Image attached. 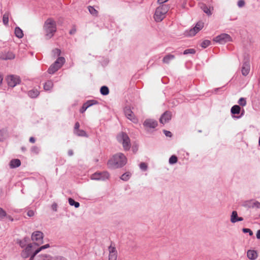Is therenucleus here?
I'll list each match as a JSON object with an SVG mask.
<instances>
[{"label": "nucleus", "mask_w": 260, "mask_h": 260, "mask_svg": "<svg viewBox=\"0 0 260 260\" xmlns=\"http://www.w3.org/2000/svg\"><path fill=\"white\" fill-rule=\"evenodd\" d=\"M256 236L257 239H260V230L257 231Z\"/></svg>", "instance_id": "bf43d9fd"}, {"label": "nucleus", "mask_w": 260, "mask_h": 260, "mask_svg": "<svg viewBox=\"0 0 260 260\" xmlns=\"http://www.w3.org/2000/svg\"><path fill=\"white\" fill-rule=\"evenodd\" d=\"M49 245L48 244H46L45 245H43V246H42L40 247H39L38 249H37V250H36L35 253L34 252L33 254L32 255H30L29 256H30V258L29 259V260H34V258L35 257V256L39 252H40L43 249H46L47 248H48L49 247Z\"/></svg>", "instance_id": "393cba45"}, {"label": "nucleus", "mask_w": 260, "mask_h": 260, "mask_svg": "<svg viewBox=\"0 0 260 260\" xmlns=\"http://www.w3.org/2000/svg\"><path fill=\"white\" fill-rule=\"evenodd\" d=\"M243 220V218L241 217H238V213L236 211H233L231 215L230 221L232 223H234L238 221Z\"/></svg>", "instance_id": "6ab92c4d"}, {"label": "nucleus", "mask_w": 260, "mask_h": 260, "mask_svg": "<svg viewBox=\"0 0 260 260\" xmlns=\"http://www.w3.org/2000/svg\"><path fill=\"white\" fill-rule=\"evenodd\" d=\"M100 92L102 94L104 95H106L109 94V90L108 87L106 86H103L101 88Z\"/></svg>", "instance_id": "72a5a7b5"}, {"label": "nucleus", "mask_w": 260, "mask_h": 260, "mask_svg": "<svg viewBox=\"0 0 260 260\" xmlns=\"http://www.w3.org/2000/svg\"><path fill=\"white\" fill-rule=\"evenodd\" d=\"M210 44V41L209 40H205L201 43V46L205 48L209 46Z\"/></svg>", "instance_id": "a19ab883"}, {"label": "nucleus", "mask_w": 260, "mask_h": 260, "mask_svg": "<svg viewBox=\"0 0 260 260\" xmlns=\"http://www.w3.org/2000/svg\"><path fill=\"white\" fill-rule=\"evenodd\" d=\"M171 113L170 112H165L160 117L159 121L162 124H165L169 121L171 119Z\"/></svg>", "instance_id": "f3484780"}, {"label": "nucleus", "mask_w": 260, "mask_h": 260, "mask_svg": "<svg viewBox=\"0 0 260 260\" xmlns=\"http://www.w3.org/2000/svg\"><path fill=\"white\" fill-rule=\"evenodd\" d=\"M238 104L241 106H244L246 104V101L243 98H241L238 101Z\"/></svg>", "instance_id": "37998d69"}, {"label": "nucleus", "mask_w": 260, "mask_h": 260, "mask_svg": "<svg viewBox=\"0 0 260 260\" xmlns=\"http://www.w3.org/2000/svg\"><path fill=\"white\" fill-rule=\"evenodd\" d=\"M203 27L204 23L201 21H199L196 24V26L193 28H191L189 30H186L185 32V35L188 37L193 36L201 29H202Z\"/></svg>", "instance_id": "0eeeda50"}, {"label": "nucleus", "mask_w": 260, "mask_h": 260, "mask_svg": "<svg viewBox=\"0 0 260 260\" xmlns=\"http://www.w3.org/2000/svg\"><path fill=\"white\" fill-rule=\"evenodd\" d=\"M6 80L8 85L12 87L19 84L21 81L19 77L16 75L8 76Z\"/></svg>", "instance_id": "9b49d317"}, {"label": "nucleus", "mask_w": 260, "mask_h": 260, "mask_svg": "<svg viewBox=\"0 0 260 260\" xmlns=\"http://www.w3.org/2000/svg\"><path fill=\"white\" fill-rule=\"evenodd\" d=\"M241 108L239 106L235 105L231 108V112L234 114H238L240 113Z\"/></svg>", "instance_id": "7c9ffc66"}, {"label": "nucleus", "mask_w": 260, "mask_h": 260, "mask_svg": "<svg viewBox=\"0 0 260 260\" xmlns=\"http://www.w3.org/2000/svg\"><path fill=\"white\" fill-rule=\"evenodd\" d=\"M43 234L40 231H35L31 235V240L37 246L43 243Z\"/></svg>", "instance_id": "9d476101"}, {"label": "nucleus", "mask_w": 260, "mask_h": 260, "mask_svg": "<svg viewBox=\"0 0 260 260\" xmlns=\"http://www.w3.org/2000/svg\"><path fill=\"white\" fill-rule=\"evenodd\" d=\"M139 166L140 168L143 171H146L147 169V165L145 162H141Z\"/></svg>", "instance_id": "c03bdc74"}, {"label": "nucleus", "mask_w": 260, "mask_h": 260, "mask_svg": "<svg viewBox=\"0 0 260 260\" xmlns=\"http://www.w3.org/2000/svg\"><path fill=\"white\" fill-rule=\"evenodd\" d=\"M9 13L6 12L3 17V22L5 25H8L9 22Z\"/></svg>", "instance_id": "473e14b6"}, {"label": "nucleus", "mask_w": 260, "mask_h": 260, "mask_svg": "<svg viewBox=\"0 0 260 260\" xmlns=\"http://www.w3.org/2000/svg\"><path fill=\"white\" fill-rule=\"evenodd\" d=\"M130 177V174L129 173H126L123 174L120 177L121 179L124 181H127Z\"/></svg>", "instance_id": "ea45409f"}, {"label": "nucleus", "mask_w": 260, "mask_h": 260, "mask_svg": "<svg viewBox=\"0 0 260 260\" xmlns=\"http://www.w3.org/2000/svg\"><path fill=\"white\" fill-rule=\"evenodd\" d=\"M76 31V29L75 28H73L70 31V34L71 35H73L74 34Z\"/></svg>", "instance_id": "4d7b16f0"}, {"label": "nucleus", "mask_w": 260, "mask_h": 260, "mask_svg": "<svg viewBox=\"0 0 260 260\" xmlns=\"http://www.w3.org/2000/svg\"><path fill=\"white\" fill-rule=\"evenodd\" d=\"M10 219H11L12 221L13 220V219L11 218L10 217H9Z\"/></svg>", "instance_id": "0e129e2a"}, {"label": "nucleus", "mask_w": 260, "mask_h": 260, "mask_svg": "<svg viewBox=\"0 0 260 260\" xmlns=\"http://www.w3.org/2000/svg\"><path fill=\"white\" fill-rule=\"evenodd\" d=\"M21 165V161L18 159H12L10 162V166L11 168L18 167Z\"/></svg>", "instance_id": "a878e982"}, {"label": "nucleus", "mask_w": 260, "mask_h": 260, "mask_svg": "<svg viewBox=\"0 0 260 260\" xmlns=\"http://www.w3.org/2000/svg\"><path fill=\"white\" fill-rule=\"evenodd\" d=\"M175 58V56L174 55L169 54L166 55L162 59V62L164 63L168 64L170 63V61L172 60Z\"/></svg>", "instance_id": "bb28decb"}, {"label": "nucleus", "mask_w": 260, "mask_h": 260, "mask_svg": "<svg viewBox=\"0 0 260 260\" xmlns=\"http://www.w3.org/2000/svg\"><path fill=\"white\" fill-rule=\"evenodd\" d=\"M57 204L56 203H54L52 205V209L55 211H56L57 210Z\"/></svg>", "instance_id": "5fc2aeb1"}, {"label": "nucleus", "mask_w": 260, "mask_h": 260, "mask_svg": "<svg viewBox=\"0 0 260 260\" xmlns=\"http://www.w3.org/2000/svg\"><path fill=\"white\" fill-rule=\"evenodd\" d=\"M168 1L169 0H158L157 2L159 4L164 5V4Z\"/></svg>", "instance_id": "6e6d98bb"}, {"label": "nucleus", "mask_w": 260, "mask_h": 260, "mask_svg": "<svg viewBox=\"0 0 260 260\" xmlns=\"http://www.w3.org/2000/svg\"><path fill=\"white\" fill-rule=\"evenodd\" d=\"M15 57L14 54L10 51L0 52V59L3 60L13 59Z\"/></svg>", "instance_id": "2eb2a0df"}, {"label": "nucleus", "mask_w": 260, "mask_h": 260, "mask_svg": "<svg viewBox=\"0 0 260 260\" xmlns=\"http://www.w3.org/2000/svg\"><path fill=\"white\" fill-rule=\"evenodd\" d=\"M69 203L71 206H74L76 208H78L80 206L79 203L75 202L74 200L72 198L69 199Z\"/></svg>", "instance_id": "f704fd0d"}, {"label": "nucleus", "mask_w": 260, "mask_h": 260, "mask_svg": "<svg viewBox=\"0 0 260 260\" xmlns=\"http://www.w3.org/2000/svg\"><path fill=\"white\" fill-rule=\"evenodd\" d=\"M44 29L45 36L47 39H50L56 30V22L51 18H49L45 22Z\"/></svg>", "instance_id": "f257e3e1"}, {"label": "nucleus", "mask_w": 260, "mask_h": 260, "mask_svg": "<svg viewBox=\"0 0 260 260\" xmlns=\"http://www.w3.org/2000/svg\"><path fill=\"white\" fill-rule=\"evenodd\" d=\"M97 103L98 102L94 100H90L87 101L83 105L81 109H80V112L83 113L88 108Z\"/></svg>", "instance_id": "aec40b11"}, {"label": "nucleus", "mask_w": 260, "mask_h": 260, "mask_svg": "<svg viewBox=\"0 0 260 260\" xmlns=\"http://www.w3.org/2000/svg\"><path fill=\"white\" fill-rule=\"evenodd\" d=\"M88 10L91 14L94 16H97L98 15V11L96 10L93 7L89 6L88 7Z\"/></svg>", "instance_id": "c9c22d12"}, {"label": "nucleus", "mask_w": 260, "mask_h": 260, "mask_svg": "<svg viewBox=\"0 0 260 260\" xmlns=\"http://www.w3.org/2000/svg\"><path fill=\"white\" fill-rule=\"evenodd\" d=\"M250 71V63L248 61H245L242 67V74L243 76H247Z\"/></svg>", "instance_id": "4be33fe9"}, {"label": "nucleus", "mask_w": 260, "mask_h": 260, "mask_svg": "<svg viewBox=\"0 0 260 260\" xmlns=\"http://www.w3.org/2000/svg\"><path fill=\"white\" fill-rule=\"evenodd\" d=\"M15 36L17 38H18L19 39L22 38L23 37V31L19 27H16L15 28Z\"/></svg>", "instance_id": "c85d7f7f"}, {"label": "nucleus", "mask_w": 260, "mask_h": 260, "mask_svg": "<svg viewBox=\"0 0 260 260\" xmlns=\"http://www.w3.org/2000/svg\"><path fill=\"white\" fill-rule=\"evenodd\" d=\"M68 154L70 155V156H72L73 154V150H69L68 151Z\"/></svg>", "instance_id": "052dcab7"}, {"label": "nucleus", "mask_w": 260, "mask_h": 260, "mask_svg": "<svg viewBox=\"0 0 260 260\" xmlns=\"http://www.w3.org/2000/svg\"><path fill=\"white\" fill-rule=\"evenodd\" d=\"M195 50L193 49H188L184 51V54H194L195 53Z\"/></svg>", "instance_id": "79ce46f5"}, {"label": "nucleus", "mask_w": 260, "mask_h": 260, "mask_svg": "<svg viewBox=\"0 0 260 260\" xmlns=\"http://www.w3.org/2000/svg\"><path fill=\"white\" fill-rule=\"evenodd\" d=\"M259 145L260 146V137H259Z\"/></svg>", "instance_id": "e2e57ef3"}, {"label": "nucleus", "mask_w": 260, "mask_h": 260, "mask_svg": "<svg viewBox=\"0 0 260 260\" xmlns=\"http://www.w3.org/2000/svg\"><path fill=\"white\" fill-rule=\"evenodd\" d=\"M27 215L29 217H31L34 215V212L32 210H29L27 212Z\"/></svg>", "instance_id": "864d4df0"}, {"label": "nucleus", "mask_w": 260, "mask_h": 260, "mask_svg": "<svg viewBox=\"0 0 260 260\" xmlns=\"http://www.w3.org/2000/svg\"><path fill=\"white\" fill-rule=\"evenodd\" d=\"M213 41L220 44H223L232 41V38L228 34H222L215 37Z\"/></svg>", "instance_id": "1a4fd4ad"}, {"label": "nucleus", "mask_w": 260, "mask_h": 260, "mask_svg": "<svg viewBox=\"0 0 260 260\" xmlns=\"http://www.w3.org/2000/svg\"><path fill=\"white\" fill-rule=\"evenodd\" d=\"M242 231L244 233H248L250 236H252L253 235V233H252V231L249 229L244 228L242 229Z\"/></svg>", "instance_id": "49530a36"}, {"label": "nucleus", "mask_w": 260, "mask_h": 260, "mask_svg": "<svg viewBox=\"0 0 260 260\" xmlns=\"http://www.w3.org/2000/svg\"><path fill=\"white\" fill-rule=\"evenodd\" d=\"M244 206L248 208L260 209V203L254 200L247 201Z\"/></svg>", "instance_id": "a211bd4d"}, {"label": "nucleus", "mask_w": 260, "mask_h": 260, "mask_svg": "<svg viewBox=\"0 0 260 260\" xmlns=\"http://www.w3.org/2000/svg\"><path fill=\"white\" fill-rule=\"evenodd\" d=\"M53 86V83L51 81H48L44 85V89L45 90H50Z\"/></svg>", "instance_id": "c756f323"}, {"label": "nucleus", "mask_w": 260, "mask_h": 260, "mask_svg": "<svg viewBox=\"0 0 260 260\" xmlns=\"http://www.w3.org/2000/svg\"><path fill=\"white\" fill-rule=\"evenodd\" d=\"M64 62L65 59L64 57H58L55 62L49 67L48 70V73L50 74L54 73L62 67Z\"/></svg>", "instance_id": "39448f33"}, {"label": "nucleus", "mask_w": 260, "mask_h": 260, "mask_svg": "<svg viewBox=\"0 0 260 260\" xmlns=\"http://www.w3.org/2000/svg\"><path fill=\"white\" fill-rule=\"evenodd\" d=\"M164 133L167 137H171L172 136V133L170 131L164 130Z\"/></svg>", "instance_id": "3c124183"}, {"label": "nucleus", "mask_w": 260, "mask_h": 260, "mask_svg": "<svg viewBox=\"0 0 260 260\" xmlns=\"http://www.w3.org/2000/svg\"><path fill=\"white\" fill-rule=\"evenodd\" d=\"M248 258L251 260H255L257 257V253L254 250H248L247 252Z\"/></svg>", "instance_id": "5701e85b"}, {"label": "nucleus", "mask_w": 260, "mask_h": 260, "mask_svg": "<svg viewBox=\"0 0 260 260\" xmlns=\"http://www.w3.org/2000/svg\"><path fill=\"white\" fill-rule=\"evenodd\" d=\"M201 9L208 15H211L212 14L211 11L213 10V8H211L210 7L208 8L205 4L203 3L200 4Z\"/></svg>", "instance_id": "b1692460"}, {"label": "nucleus", "mask_w": 260, "mask_h": 260, "mask_svg": "<svg viewBox=\"0 0 260 260\" xmlns=\"http://www.w3.org/2000/svg\"><path fill=\"white\" fill-rule=\"evenodd\" d=\"M109 250V260L117 259V251L115 247L113 246L112 244L108 247Z\"/></svg>", "instance_id": "ddd939ff"}, {"label": "nucleus", "mask_w": 260, "mask_h": 260, "mask_svg": "<svg viewBox=\"0 0 260 260\" xmlns=\"http://www.w3.org/2000/svg\"><path fill=\"white\" fill-rule=\"evenodd\" d=\"M145 127L149 128H155L157 125V122L153 119H146L144 122Z\"/></svg>", "instance_id": "412c9836"}, {"label": "nucleus", "mask_w": 260, "mask_h": 260, "mask_svg": "<svg viewBox=\"0 0 260 260\" xmlns=\"http://www.w3.org/2000/svg\"><path fill=\"white\" fill-rule=\"evenodd\" d=\"M7 216L6 212L2 208L0 207V220H2Z\"/></svg>", "instance_id": "4c0bfd02"}, {"label": "nucleus", "mask_w": 260, "mask_h": 260, "mask_svg": "<svg viewBox=\"0 0 260 260\" xmlns=\"http://www.w3.org/2000/svg\"><path fill=\"white\" fill-rule=\"evenodd\" d=\"M177 161V157L175 155L171 156L169 158V163L170 164H174Z\"/></svg>", "instance_id": "58836bf2"}, {"label": "nucleus", "mask_w": 260, "mask_h": 260, "mask_svg": "<svg viewBox=\"0 0 260 260\" xmlns=\"http://www.w3.org/2000/svg\"><path fill=\"white\" fill-rule=\"evenodd\" d=\"M124 113L126 117L133 122L137 123L138 122L137 119L135 117L133 112L129 107H126L125 108Z\"/></svg>", "instance_id": "4468645a"}, {"label": "nucleus", "mask_w": 260, "mask_h": 260, "mask_svg": "<svg viewBox=\"0 0 260 260\" xmlns=\"http://www.w3.org/2000/svg\"><path fill=\"white\" fill-rule=\"evenodd\" d=\"M37 245L36 244L31 243L28 244L21 252V256L23 258H27L30 255L33 254L36 250H37Z\"/></svg>", "instance_id": "423d86ee"}, {"label": "nucleus", "mask_w": 260, "mask_h": 260, "mask_svg": "<svg viewBox=\"0 0 260 260\" xmlns=\"http://www.w3.org/2000/svg\"><path fill=\"white\" fill-rule=\"evenodd\" d=\"M31 152L34 153H36V154H38L39 153V148L37 147V146H33L31 149Z\"/></svg>", "instance_id": "a18cd8bd"}, {"label": "nucleus", "mask_w": 260, "mask_h": 260, "mask_svg": "<svg viewBox=\"0 0 260 260\" xmlns=\"http://www.w3.org/2000/svg\"><path fill=\"white\" fill-rule=\"evenodd\" d=\"M127 159L125 156L122 153H118L115 154L109 160V164L115 168H120L126 164Z\"/></svg>", "instance_id": "f03ea898"}, {"label": "nucleus", "mask_w": 260, "mask_h": 260, "mask_svg": "<svg viewBox=\"0 0 260 260\" xmlns=\"http://www.w3.org/2000/svg\"><path fill=\"white\" fill-rule=\"evenodd\" d=\"M109 177V174L107 172H104L103 173H95L94 174L91 175L90 178L92 180H104L106 179H108Z\"/></svg>", "instance_id": "f8f14e48"}, {"label": "nucleus", "mask_w": 260, "mask_h": 260, "mask_svg": "<svg viewBox=\"0 0 260 260\" xmlns=\"http://www.w3.org/2000/svg\"><path fill=\"white\" fill-rule=\"evenodd\" d=\"M39 260H67L64 257L61 256L52 257L49 255L44 254L39 256Z\"/></svg>", "instance_id": "dca6fc26"}, {"label": "nucleus", "mask_w": 260, "mask_h": 260, "mask_svg": "<svg viewBox=\"0 0 260 260\" xmlns=\"http://www.w3.org/2000/svg\"><path fill=\"white\" fill-rule=\"evenodd\" d=\"M25 242H26V240H25V239H24V241H20L19 242V245L21 247H23L25 246Z\"/></svg>", "instance_id": "603ef678"}, {"label": "nucleus", "mask_w": 260, "mask_h": 260, "mask_svg": "<svg viewBox=\"0 0 260 260\" xmlns=\"http://www.w3.org/2000/svg\"><path fill=\"white\" fill-rule=\"evenodd\" d=\"M117 141L122 144L125 150H128L131 147L130 139L128 136L124 133H121L117 136Z\"/></svg>", "instance_id": "20e7f679"}, {"label": "nucleus", "mask_w": 260, "mask_h": 260, "mask_svg": "<svg viewBox=\"0 0 260 260\" xmlns=\"http://www.w3.org/2000/svg\"><path fill=\"white\" fill-rule=\"evenodd\" d=\"M169 7L167 5H161L155 10L154 18L156 22L161 21L165 17Z\"/></svg>", "instance_id": "7ed1b4c3"}, {"label": "nucleus", "mask_w": 260, "mask_h": 260, "mask_svg": "<svg viewBox=\"0 0 260 260\" xmlns=\"http://www.w3.org/2000/svg\"><path fill=\"white\" fill-rule=\"evenodd\" d=\"M40 93V92L38 90L35 89H32L28 91V95L32 98H35L37 97Z\"/></svg>", "instance_id": "cd10ccee"}, {"label": "nucleus", "mask_w": 260, "mask_h": 260, "mask_svg": "<svg viewBox=\"0 0 260 260\" xmlns=\"http://www.w3.org/2000/svg\"><path fill=\"white\" fill-rule=\"evenodd\" d=\"M74 134L78 136L87 137L86 133L82 129H78L74 132Z\"/></svg>", "instance_id": "2f4dec72"}, {"label": "nucleus", "mask_w": 260, "mask_h": 260, "mask_svg": "<svg viewBox=\"0 0 260 260\" xmlns=\"http://www.w3.org/2000/svg\"><path fill=\"white\" fill-rule=\"evenodd\" d=\"M3 75L0 74V85L2 84V81H3Z\"/></svg>", "instance_id": "680f3d73"}, {"label": "nucleus", "mask_w": 260, "mask_h": 260, "mask_svg": "<svg viewBox=\"0 0 260 260\" xmlns=\"http://www.w3.org/2000/svg\"><path fill=\"white\" fill-rule=\"evenodd\" d=\"M29 142L30 143H34L35 142V141H36L34 137H30L29 138Z\"/></svg>", "instance_id": "13d9d810"}, {"label": "nucleus", "mask_w": 260, "mask_h": 260, "mask_svg": "<svg viewBox=\"0 0 260 260\" xmlns=\"http://www.w3.org/2000/svg\"><path fill=\"white\" fill-rule=\"evenodd\" d=\"M80 127V124L78 122H76L75 123V126H74V132H75V131L79 129V128Z\"/></svg>", "instance_id": "8fccbe9b"}, {"label": "nucleus", "mask_w": 260, "mask_h": 260, "mask_svg": "<svg viewBox=\"0 0 260 260\" xmlns=\"http://www.w3.org/2000/svg\"><path fill=\"white\" fill-rule=\"evenodd\" d=\"M52 55L55 57L56 56H58L60 55V53H61V51L60 50L58 49H54V50H52Z\"/></svg>", "instance_id": "e433bc0d"}, {"label": "nucleus", "mask_w": 260, "mask_h": 260, "mask_svg": "<svg viewBox=\"0 0 260 260\" xmlns=\"http://www.w3.org/2000/svg\"><path fill=\"white\" fill-rule=\"evenodd\" d=\"M5 139L4 132L0 130V142L3 141Z\"/></svg>", "instance_id": "09e8293b"}, {"label": "nucleus", "mask_w": 260, "mask_h": 260, "mask_svg": "<svg viewBox=\"0 0 260 260\" xmlns=\"http://www.w3.org/2000/svg\"><path fill=\"white\" fill-rule=\"evenodd\" d=\"M203 27L204 23L201 21H199L196 24V26L193 28H191L189 30H186L185 32V35L188 37L193 36L201 29H202Z\"/></svg>", "instance_id": "6e6552de"}, {"label": "nucleus", "mask_w": 260, "mask_h": 260, "mask_svg": "<svg viewBox=\"0 0 260 260\" xmlns=\"http://www.w3.org/2000/svg\"><path fill=\"white\" fill-rule=\"evenodd\" d=\"M244 5H245V2L244 0H239L238 2V6L239 8H242V7H244Z\"/></svg>", "instance_id": "de8ad7c7"}]
</instances>
